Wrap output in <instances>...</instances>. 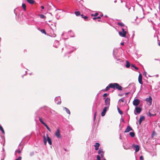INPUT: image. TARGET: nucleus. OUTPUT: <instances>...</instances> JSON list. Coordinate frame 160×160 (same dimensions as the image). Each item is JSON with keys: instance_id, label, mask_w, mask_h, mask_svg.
<instances>
[{"instance_id": "72a5a7b5", "label": "nucleus", "mask_w": 160, "mask_h": 160, "mask_svg": "<svg viewBox=\"0 0 160 160\" xmlns=\"http://www.w3.org/2000/svg\"><path fill=\"white\" fill-rule=\"evenodd\" d=\"M83 18H84V20L85 21H87L88 19V17H87V16H85Z\"/></svg>"}, {"instance_id": "9b49d317", "label": "nucleus", "mask_w": 160, "mask_h": 160, "mask_svg": "<svg viewBox=\"0 0 160 160\" xmlns=\"http://www.w3.org/2000/svg\"><path fill=\"white\" fill-rule=\"evenodd\" d=\"M132 128L131 127L129 126H127V128L124 131V132L125 133L128 132H129L130 131L132 130Z\"/></svg>"}, {"instance_id": "37998d69", "label": "nucleus", "mask_w": 160, "mask_h": 160, "mask_svg": "<svg viewBox=\"0 0 160 160\" xmlns=\"http://www.w3.org/2000/svg\"><path fill=\"white\" fill-rule=\"evenodd\" d=\"M101 18L100 16H98L97 17V19H100Z\"/></svg>"}, {"instance_id": "6e6552de", "label": "nucleus", "mask_w": 160, "mask_h": 160, "mask_svg": "<svg viewBox=\"0 0 160 160\" xmlns=\"http://www.w3.org/2000/svg\"><path fill=\"white\" fill-rule=\"evenodd\" d=\"M108 107H105L103 109V111L101 113V116L102 117L104 116L106 114L107 111V109L108 108Z\"/></svg>"}, {"instance_id": "4be33fe9", "label": "nucleus", "mask_w": 160, "mask_h": 160, "mask_svg": "<svg viewBox=\"0 0 160 160\" xmlns=\"http://www.w3.org/2000/svg\"><path fill=\"white\" fill-rule=\"evenodd\" d=\"M76 15L77 16H79L80 15V12L79 11H76L75 12Z\"/></svg>"}, {"instance_id": "4c0bfd02", "label": "nucleus", "mask_w": 160, "mask_h": 160, "mask_svg": "<svg viewBox=\"0 0 160 160\" xmlns=\"http://www.w3.org/2000/svg\"><path fill=\"white\" fill-rule=\"evenodd\" d=\"M104 152L103 153H101L100 154L102 158H103L104 157Z\"/></svg>"}, {"instance_id": "39448f33", "label": "nucleus", "mask_w": 160, "mask_h": 160, "mask_svg": "<svg viewBox=\"0 0 160 160\" xmlns=\"http://www.w3.org/2000/svg\"><path fill=\"white\" fill-rule=\"evenodd\" d=\"M19 148L15 152L16 153H18L19 154L20 153L23 149V147L21 145H19Z\"/></svg>"}, {"instance_id": "7ed1b4c3", "label": "nucleus", "mask_w": 160, "mask_h": 160, "mask_svg": "<svg viewBox=\"0 0 160 160\" xmlns=\"http://www.w3.org/2000/svg\"><path fill=\"white\" fill-rule=\"evenodd\" d=\"M122 32H119V35L123 37H126V35L127 33V32L126 31H125L124 29L123 28H122Z\"/></svg>"}, {"instance_id": "5701e85b", "label": "nucleus", "mask_w": 160, "mask_h": 160, "mask_svg": "<svg viewBox=\"0 0 160 160\" xmlns=\"http://www.w3.org/2000/svg\"><path fill=\"white\" fill-rule=\"evenodd\" d=\"M22 6L24 11L26 10V5L25 3H23Z\"/></svg>"}, {"instance_id": "7c9ffc66", "label": "nucleus", "mask_w": 160, "mask_h": 160, "mask_svg": "<svg viewBox=\"0 0 160 160\" xmlns=\"http://www.w3.org/2000/svg\"><path fill=\"white\" fill-rule=\"evenodd\" d=\"M119 102H124V99L123 98H122L120 99L119 100Z\"/></svg>"}, {"instance_id": "de8ad7c7", "label": "nucleus", "mask_w": 160, "mask_h": 160, "mask_svg": "<svg viewBox=\"0 0 160 160\" xmlns=\"http://www.w3.org/2000/svg\"><path fill=\"white\" fill-rule=\"evenodd\" d=\"M129 93V92H127V93H126L125 94L126 95H128Z\"/></svg>"}, {"instance_id": "2f4dec72", "label": "nucleus", "mask_w": 160, "mask_h": 160, "mask_svg": "<svg viewBox=\"0 0 160 160\" xmlns=\"http://www.w3.org/2000/svg\"><path fill=\"white\" fill-rule=\"evenodd\" d=\"M41 32L42 33H44L45 34H46V32L44 29L41 30Z\"/></svg>"}, {"instance_id": "c756f323", "label": "nucleus", "mask_w": 160, "mask_h": 160, "mask_svg": "<svg viewBox=\"0 0 160 160\" xmlns=\"http://www.w3.org/2000/svg\"><path fill=\"white\" fill-rule=\"evenodd\" d=\"M40 18H46V17L45 15L43 14H40Z\"/></svg>"}, {"instance_id": "8fccbe9b", "label": "nucleus", "mask_w": 160, "mask_h": 160, "mask_svg": "<svg viewBox=\"0 0 160 160\" xmlns=\"http://www.w3.org/2000/svg\"><path fill=\"white\" fill-rule=\"evenodd\" d=\"M103 16V14H102V15H101V16H100V17H102Z\"/></svg>"}, {"instance_id": "423d86ee", "label": "nucleus", "mask_w": 160, "mask_h": 160, "mask_svg": "<svg viewBox=\"0 0 160 160\" xmlns=\"http://www.w3.org/2000/svg\"><path fill=\"white\" fill-rule=\"evenodd\" d=\"M140 103V101L138 99H136L134 100L133 102V104L135 106H138Z\"/></svg>"}, {"instance_id": "473e14b6", "label": "nucleus", "mask_w": 160, "mask_h": 160, "mask_svg": "<svg viewBox=\"0 0 160 160\" xmlns=\"http://www.w3.org/2000/svg\"><path fill=\"white\" fill-rule=\"evenodd\" d=\"M97 158L98 160H101V158L99 155H98L97 156Z\"/></svg>"}, {"instance_id": "f704fd0d", "label": "nucleus", "mask_w": 160, "mask_h": 160, "mask_svg": "<svg viewBox=\"0 0 160 160\" xmlns=\"http://www.w3.org/2000/svg\"><path fill=\"white\" fill-rule=\"evenodd\" d=\"M149 116H154L155 115H156V114H152L151 112H149Z\"/></svg>"}, {"instance_id": "f3484780", "label": "nucleus", "mask_w": 160, "mask_h": 160, "mask_svg": "<svg viewBox=\"0 0 160 160\" xmlns=\"http://www.w3.org/2000/svg\"><path fill=\"white\" fill-rule=\"evenodd\" d=\"M39 120L40 121V122L42 124H43L44 125L45 124H46V123H45L43 121L42 119L40 118V117H39Z\"/></svg>"}, {"instance_id": "ddd939ff", "label": "nucleus", "mask_w": 160, "mask_h": 160, "mask_svg": "<svg viewBox=\"0 0 160 160\" xmlns=\"http://www.w3.org/2000/svg\"><path fill=\"white\" fill-rule=\"evenodd\" d=\"M145 119V118L144 116H141L140 118L139 119V124L140 125L142 121L144 120Z\"/></svg>"}, {"instance_id": "2eb2a0df", "label": "nucleus", "mask_w": 160, "mask_h": 160, "mask_svg": "<svg viewBox=\"0 0 160 160\" xmlns=\"http://www.w3.org/2000/svg\"><path fill=\"white\" fill-rule=\"evenodd\" d=\"M135 110L138 113H139L141 112L142 108L138 107H137L135 108Z\"/></svg>"}, {"instance_id": "f257e3e1", "label": "nucleus", "mask_w": 160, "mask_h": 160, "mask_svg": "<svg viewBox=\"0 0 160 160\" xmlns=\"http://www.w3.org/2000/svg\"><path fill=\"white\" fill-rule=\"evenodd\" d=\"M110 88H112L114 89L115 88L119 90H122V87L117 83H111L109 84V86L106 87L104 91L106 92Z\"/></svg>"}, {"instance_id": "49530a36", "label": "nucleus", "mask_w": 160, "mask_h": 160, "mask_svg": "<svg viewBox=\"0 0 160 160\" xmlns=\"http://www.w3.org/2000/svg\"><path fill=\"white\" fill-rule=\"evenodd\" d=\"M61 103V102H58L57 104H60Z\"/></svg>"}, {"instance_id": "20e7f679", "label": "nucleus", "mask_w": 160, "mask_h": 160, "mask_svg": "<svg viewBox=\"0 0 160 160\" xmlns=\"http://www.w3.org/2000/svg\"><path fill=\"white\" fill-rule=\"evenodd\" d=\"M110 99L109 98H107L105 100V104L106 106V107L109 108L110 105Z\"/></svg>"}, {"instance_id": "ea45409f", "label": "nucleus", "mask_w": 160, "mask_h": 160, "mask_svg": "<svg viewBox=\"0 0 160 160\" xmlns=\"http://www.w3.org/2000/svg\"><path fill=\"white\" fill-rule=\"evenodd\" d=\"M96 113H97V112H96L95 113V114H94V120L96 118Z\"/></svg>"}, {"instance_id": "cd10ccee", "label": "nucleus", "mask_w": 160, "mask_h": 160, "mask_svg": "<svg viewBox=\"0 0 160 160\" xmlns=\"http://www.w3.org/2000/svg\"><path fill=\"white\" fill-rule=\"evenodd\" d=\"M98 15V12L95 13L94 14H91L92 16L96 17Z\"/></svg>"}, {"instance_id": "4468645a", "label": "nucleus", "mask_w": 160, "mask_h": 160, "mask_svg": "<svg viewBox=\"0 0 160 160\" xmlns=\"http://www.w3.org/2000/svg\"><path fill=\"white\" fill-rule=\"evenodd\" d=\"M100 144L98 142H96L94 145V146L95 147V150L96 151L98 150L99 149Z\"/></svg>"}, {"instance_id": "a18cd8bd", "label": "nucleus", "mask_w": 160, "mask_h": 160, "mask_svg": "<svg viewBox=\"0 0 160 160\" xmlns=\"http://www.w3.org/2000/svg\"><path fill=\"white\" fill-rule=\"evenodd\" d=\"M121 44L122 45H124V42H121Z\"/></svg>"}, {"instance_id": "393cba45", "label": "nucleus", "mask_w": 160, "mask_h": 160, "mask_svg": "<svg viewBox=\"0 0 160 160\" xmlns=\"http://www.w3.org/2000/svg\"><path fill=\"white\" fill-rule=\"evenodd\" d=\"M129 135L132 137H133L135 136V133L134 132H130L129 133Z\"/></svg>"}, {"instance_id": "1a4fd4ad", "label": "nucleus", "mask_w": 160, "mask_h": 160, "mask_svg": "<svg viewBox=\"0 0 160 160\" xmlns=\"http://www.w3.org/2000/svg\"><path fill=\"white\" fill-rule=\"evenodd\" d=\"M142 76L141 74H140L138 77V81L141 84H142L143 83L142 81Z\"/></svg>"}, {"instance_id": "58836bf2", "label": "nucleus", "mask_w": 160, "mask_h": 160, "mask_svg": "<svg viewBox=\"0 0 160 160\" xmlns=\"http://www.w3.org/2000/svg\"><path fill=\"white\" fill-rule=\"evenodd\" d=\"M140 160H143V156H141L140 157Z\"/></svg>"}, {"instance_id": "0eeeda50", "label": "nucleus", "mask_w": 160, "mask_h": 160, "mask_svg": "<svg viewBox=\"0 0 160 160\" xmlns=\"http://www.w3.org/2000/svg\"><path fill=\"white\" fill-rule=\"evenodd\" d=\"M132 147L133 148H135V152H138L140 149V147L138 145L133 144Z\"/></svg>"}, {"instance_id": "a211bd4d", "label": "nucleus", "mask_w": 160, "mask_h": 160, "mask_svg": "<svg viewBox=\"0 0 160 160\" xmlns=\"http://www.w3.org/2000/svg\"><path fill=\"white\" fill-rule=\"evenodd\" d=\"M103 152H104L103 150V149L100 148L98 151V153L99 154H100L101 153H103Z\"/></svg>"}, {"instance_id": "6ab92c4d", "label": "nucleus", "mask_w": 160, "mask_h": 160, "mask_svg": "<svg viewBox=\"0 0 160 160\" xmlns=\"http://www.w3.org/2000/svg\"><path fill=\"white\" fill-rule=\"evenodd\" d=\"M64 108L66 112L68 114H70V111H69V110L68 108H66V107Z\"/></svg>"}, {"instance_id": "c9c22d12", "label": "nucleus", "mask_w": 160, "mask_h": 160, "mask_svg": "<svg viewBox=\"0 0 160 160\" xmlns=\"http://www.w3.org/2000/svg\"><path fill=\"white\" fill-rule=\"evenodd\" d=\"M22 157L21 156H19L18 158L16 159L15 160H21L22 159Z\"/></svg>"}, {"instance_id": "3c124183", "label": "nucleus", "mask_w": 160, "mask_h": 160, "mask_svg": "<svg viewBox=\"0 0 160 160\" xmlns=\"http://www.w3.org/2000/svg\"><path fill=\"white\" fill-rule=\"evenodd\" d=\"M103 160H106V159L105 158L103 159Z\"/></svg>"}, {"instance_id": "09e8293b", "label": "nucleus", "mask_w": 160, "mask_h": 160, "mask_svg": "<svg viewBox=\"0 0 160 160\" xmlns=\"http://www.w3.org/2000/svg\"><path fill=\"white\" fill-rule=\"evenodd\" d=\"M158 44L159 46H160V41L158 42Z\"/></svg>"}, {"instance_id": "dca6fc26", "label": "nucleus", "mask_w": 160, "mask_h": 160, "mask_svg": "<svg viewBox=\"0 0 160 160\" xmlns=\"http://www.w3.org/2000/svg\"><path fill=\"white\" fill-rule=\"evenodd\" d=\"M27 1L29 3L31 4H33L35 2L34 0H27Z\"/></svg>"}, {"instance_id": "b1692460", "label": "nucleus", "mask_w": 160, "mask_h": 160, "mask_svg": "<svg viewBox=\"0 0 160 160\" xmlns=\"http://www.w3.org/2000/svg\"><path fill=\"white\" fill-rule=\"evenodd\" d=\"M0 130L3 133H5L4 131L3 128L1 125H0Z\"/></svg>"}, {"instance_id": "c85d7f7f", "label": "nucleus", "mask_w": 160, "mask_h": 160, "mask_svg": "<svg viewBox=\"0 0 160 160\" xmlns=\"http://www.w3.org/2000/svg\"><path fill=\"white\" fill-rule=\"evenodd\" d=\"M117 24L118 25H120L122 27H123L124 26V24L122 23H121L120 22H118Z\"/></svg>"}, {"instance_id": "412c9836", "label": "nucleus", "mask_w": 160, "mask_h": 160, "mask_svg": "<svg viewBox=\"0 0 160 160\" xmlns=\"http://www.w3.org/2000/svg\"><path fill=\"white\" fill-rule=\"evenodd\" d=\"M117 109L118 112L121 114L122 115L123 114L122 112L120 109L118 107L117 108Z\"/></svg>"}, {"instance_id": "9d476101", "label": "nucleus", "mask_w": 160, "mask_h": 160, "mask_svg": "<svg viewBox=\"0 0 160 160\" xmlns=\"http://www.w3.org/2000/svg\"><path fill=\"white\" fill-rule=\"evenodd\" d=\"M55 135L58 138H61V135L60 133V130L58 129L57 132L55 133Z\"/></svg>"}, {"instance_id": "aec40b11", "label": "nucleus", "mask_w": 160, "mask_h": 160, "mask_svg": "<svg viewBox=\"0 0 160 160\" xmlns=\"http://www.w3.org/2000/svg\"><path fill=\"white\" fill-rule=\"evenodd\" d=\"M130 63L128 61H126V67L127 68H128L130 67Z\"/></svg>"}, {"instance_id": "79ce46f5", "label": "nucleus", "mask_w": 160, "mask_h": 160, "mask_svg": "<svg viewBox=\"0 0 160 160\" xmlns=\"http://www.w3.org/2000/svg\"><path fill=\"white\" fill-rule=\"evenodd\" d=\"M96 19H97V17H94V18H93V20H96Z\"/></svg>"}, {"instance_id": "a19ab883", "label": "nucleus", "mask_w": 160, "mask_h": 160, "mask_svg": "<svg viewBox=\"0 0 160 160\" xmlns=\"http://www.w3.org/2000/svg\"><path fill=\"white\" fill-rule=\"evenodd\" d=\"M81 17H82V18H83V17H84V15H83V14H81Z\"/></svg>"}, {"instance_id": "a878e982", "label": "nucleus", "mask_w": 160, "mask_h": 160, "mask_svg": "<svg viewBox=\"0 0 160 160\" xmlns=\"http://www.w3.org/2000/svg\"><path fill=\"white\" fill-rule=\"evenodd\" d=\"M131 66L132 67L134 68L137 70H138L139 69L138 67H136L134 64H131Z\"/></svg>"}, {"instance_id": "f03ea898", "label": "nucleus", "mask_w": 160, "mask_h": 160, "mask_svg": "<svg viewBox=\"0 0 160 160\" xmlns=\"http://www.w3.org/2000/svg\"><path fill=\"white\" fill-rule=\"evenodd\" d=\"M46 137H46L45 136H43V142L44 145H46L47 144V141L48 142V143L51 145L52 144L51 140L50 138L48 137V134H46Z\"/></svg>"}, {"instance_id": "f8f14e48", "label": "nucleus", "mask_w": 160, "mask_h": 160, "mask_svg": "<svg viewBox=\"0 0 160 160\" xmlns=\"http://www.w3.org/2000/svg\"><path fill=\"white\" fill-rule=\"evenodd\" d=\"M146 101L148 102L150 105H151L152 102V98L151 96H149L148 98L146 99Z\"/></svg>"}, {"instance_id": "c03bdc74", "label": "nucleus", "mask_w": 160, "mask_h": 160, "mask_svg": "<svg viewBox=\"0 0 160 160\" xmlns=\"http://www.w3.org/2000/svg\"><path fill=\"white\" fill-rule=\"evenodd\" d=\"M41 8L42 9H44V7L43 6H42L41 7Z\"/></svg>"}, {"instance_id": "e433bc0d", "label": "nucleus", "mask_w": 160, "mask_h": 160, "mask_svg": "<svg viewBox=\"0 0 160 160\" xmlns=\"http://www.w3.org/2000/svg\"><path fill=\"white\" fill-rule=\"evenodd\" d=\"M108 96V94L106 93H104L103 95V96L104 97H106Z\"/></svg>"}, {"instance_id": "603ef678", "label": "nucleus", "mask_w": 160, "mask_h": 160, "mask_svg": "<svg viewBox=\"0 0 160 160\" xmlns=\"http://www.w3.org/2000/svg\"><path fill=\"white\" fill-rule=\"evenodd\" d=\"M103 99H105V98H103Z\"/></svg>"}, {"instance_id": "bb28decb", "label": "nucleus", "mask_w": 160, "mask_h": 160, "mask_svg": "<svg viewBox=\"0 0 160 160\" xmlns=\"http://www.w3.org/2000/svg\"><path fill=\"white\" fill-rule=\"evenodd\" d=\"M44 126L47 128L48 130L50 132H51V130L50 128L48 127L47 126V125L46 124L44 125Z\"/></svg>"}]
</instances>
